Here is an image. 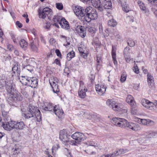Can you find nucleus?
Listing matches in <instances>:
<instances>
[{
	"label": "nucleus",
	"mask_w": 157,
	"mask_h": 157,
	"mask_svg": "<svg viewBox=\"0 0 157 157\" xmlns=\"http://www.w3.org/2000/svg\"><path fill=\"white\" fill-rule=\"evenodd\" d=\"M11 39L14 43H17L18 41V40L16 38L15 36L13 34H11L10 35Z\"/></svg>",
	"instance_id": "nucleus-56"
},
{
	"label": "nucleus",
	"mask_w": 157,
	"mask_h": 157,
	"mask_svg": "<svg viewBox=\"0 0 157 157\" xmlns=\"http://www.w3.org/2000/svg\"><path fill=\"white\" fill-rule=\"evenodd\" d=\"M126 20L127 21H128V23L130 24L134 21V17L132 16H128L126 17Z\"/></svg>",
	"instance_id": "nucleus-50"
},
{
	"label": "nucleus",
	"mask_w": 157,
	"mask_h": 157,
	"mask_svg": "<svg viewBox=\"0 0 157 157\" xmlns=\"http://www.w3.org/2000/svg\"><path fill=\"white\" fill-rule=\"evenodd\" d=\"M154 124V122L153 121L149 119H147V125L149 124L150 125H152Z\"/></svg>",
	"instance_id": "nucleus-64"
},
{
	"label": "nucleus",
	"mask_w": 157,
	"mask_h": 157,
	"mask_svg": "<svg viewBox=\"0 0 157 157\" xmlns=\"http://www.w3.org/2000/svg\"><path fill=\"white\" fill-rule=\"evenodd\" d=\"M151 10L155 15L157 14V9L154 7H152L151 8Z\"/></svg>",
	"instance_id": "nucleus-63"
},
{
	"label": "nucleus",
	"mask_w": 157,
	"mask_h": 157,
	"mask_svg": "<svg viewBox=\"0 0 157 157\" xmlns=\"http://www.w3.org/2000/svg\"><path fill=\"white\" fill-rule=\"evenodd\" d=\"M78 50L81 56L84 58L86 59L87 57L88 53L86 51V48L83 45H79L78 47Z\"/></svg>",
	"instance_id": "nucleus-18"
},
{
	"label": "nucleus",
	"mask_w": 157,
	"mask_h": 157,
	"mask_svg": "<svg viewBox=\"0 0 157 157\" xmlns=\"http://www.w3.org/2000/svg\"><path fill=\"white\" fill-rule=\"evenodd\" d=\"M56 7L59 10H62L63 8V6L61 3H57L56 4Z\"/></svg>",
	"instance_id": "nucleus-57"
},
{
	"label": "nucleus",
	"mask_w": 157,
	"mask_h": 157,
	"mask_svg": "<svg viewBox=\"0 0 157 157\" xmlns=\"http://www.w3.org/2000/svg\"><path fill=\"white\" fill-rule=\"evenodd\" d=\"M74 12L76 15L78 17H83V20L84 21V17L86 16L85 9L79 6H77L75 7Z\"/></svg>",
	"instance_id": "nucleus-6"
},
{
	"label": "nucleus",
	"mask_w": 157,
	"mask_h": 157,
	"mask_svg": "<svg viewBox=\"0 0 157 157\" xmlns=\"http://www.w3.org/2000/svg\"><path fill=\"white\" fill-rule=\"evenodd\" d=\"M80 88L79 89H82L86 88L84 86V83L83 81H81L79 82Z\"/></svg>",
	"instance_id": "nucleus-60"
},
{
	"label": "nucleus",
	"mask_w": 157,
	"mask_h": 157,
	"mask_svg": "<svg viewBox=\"0 0 157 157\" xmlns=\"http://www.w3.org/2000/svg\"><path fill=\"white\" fill-rule=\"evenodd\" d=\"M44 9L47 16L48 17L49 19H50L52 17L51 16L53 15L52 10L48 7H45L44 8Z\"/></svg>",
	"instance_id": "nucleus-34"
},
{
	"label": "nucleus",
	"mask_w": 157,
	"mask_h": 157,
	"mask_svg": "<svg viewBox=\"0 0 157 157\" xmlns=\"http://www.w3.org/2000/svg\"><path fill=\"white\" fill-rule=\"evenodd\" d=\"M96 90L100 95H102L105 92L106 87L103 85H96L95 86Z\"/></svg>",
	"instance_id": "nucleus-13"
},
{
	"label": "nucleus",
	"mask_w": 157,
	"mask_h": 157,
	"mask_svg": "<svg viewBox=\"0 0 157 157\" xmlns=\"http://www.w3.org/2000/svg\"><path fill=\"white\" fill-rule=\"evenodd\" d=\"M29 46L33 51L37 52L39 47L38 42L37 40L32 41L29 44Z\"/></svg>",
	"instance_id": "nucleus-20"
},
{
	"label": "nucleus",
	"mask_w": 157,
	"mask_h": 157,
	"mask_svg": "<svg viewBox=\"0 0 157 157\" xmlns=\"http://www.w3.org/2000/svg\"><path fill=\"white\" fill-rule=\"evenodd\" d=\"M130 49L129 47H126L124 49V56L126 62L127 63H129L131 59H130V56L128 55L129 51Z\"/></svg>",
	"instance_id": "nucleus-26"
},
{
	"label": "nucleus",
	"mask_w": 157,
	"mask_h": 157,
	"mask_svg": "<svg viewBox=\"0 0 157 157\" xmlns=\"http://www.w3.org/2000/svg\"><path fill=\"white\" fill-rule=\"evenodd\" d=\"M2 59L3 61L10 60L11 59V56L7 54H3L2 56Z\"/></svg>",
	"instance_id": "nucleus-42"
},
{
	"label": "nucleus",
	"mask_w": 157,
	"mask_h": 157,
	"mask_svg": "<svg viewBox=\"0 0 157 157\" xmlns=\"http://www.w3.org/2000/svg\"><path fill=\"white\" fill-rule=\"evenodd\" d=\"M104 7L105 9H110L112 7V3L110 0H103Z\"/></svg>",
	"instance_id": "nucleus-33"
},
{
	"label": "nucleus",
	"mask_w": 157,
	"mask_h": 157,
	"mask_svg": "<svg viewBox=\"0 0 157 157\" xmlns=\"http://www.w3.org/2000/svg\"><path fill=\"white\" fill-rule=\"evenodd\" d=\"M86 16L84 17V21L88 22H90L91 20H94L97 19L98 13L95 9L89 6L85 9Z\"/></svg>",
	"instance_id": "nucleus-2"
},
{
	"label": "nucleus",
	"mask_w": 157,
	"mask_h": 157,
	"mask_svg": "<svg viewBox=\"0 0 157 157\" xmlns=\"http://www.w3.org/2000/svg\"><path fill=\"white\" fill-rule=\"evenodd\" d=\"M111 122L117 126L123 128L124 124L126 123V120L124 118L114 117L112 119Z\"/></svg>",
	"instance_id": "nucleus-7"
},
{
	"label": "nucleus",
	"mask_w": 157,
	"mask_h": 157,
	"mask_svg": "<svg viewBox=\"0 0 157 157\" xmlns=\"http://www.w3.org/2000/svg\"><path fill=\"white\" fill-rule=\"evenodd\" d=\"M121 5L123 10L126 13H128L131 10V9L129 8L128 5L126 4V2H122Z\"/></svg>",
	"instance_id": "nucleus-36"
},
{
	"label": "nucleus",
	"mask_w": 157,
	"mask_h": 157,
	"mask_svg": "<svg viewBox=\"0 0 157 157\" xmlns=\"http://www.w3.org/2000/svg\"><path fill=\"white\" fill-rule=\"evenodd\" d=\"M6 89L7 93L10 94L13 91L16 90L15 89V85L13 82L10 81L9 82H7Z\"/></svg>",
	"instance_id": "nucleus-12"
},
{
	"label": "nucleus",
	"mask_w": 157,
	"mask_h": 157,
	"mask_svg": "<svg viewBox=\"0 0 157 157\" xmlns=\"http://www.w3.org/2000/svg\"><path fill=\"white\" fill-rule=\"evenodd\" d=\"M7 82L4 80H0V88L3 87L5 85L6 86Z\"/></svg>",
	"instance_id": "nucleus-54"
},
{
	"label": "nucleus",
	"mask_w": 157,
	"mask_h": 157,
	"mask_svg": "<svg viewBox=\"0 0 157 157\" xmlns=\"http://www.w3.org/2000/svg\"><path fill=\"white\" fill-rule=\"evenodd\" d=\"M96 29L92 27H89L88 28V31L92 35V36H94V34L96 32Z\"/></svg>",
	"instance_id": "nucleus-47"
},
{
	"label": "nucleus",
	"mask_w": 157,
	"mask_h": 157,
	"mask_svg": "<svg viewBox=\"0 0 157 157\" xmlns=\"http://www.w3.org/2000/svg\"><path fill=\"white\" fill-rule=\"evenodd\" d=\"M131 113L133 114H136L137 112V108L136 106V103L135 105H131Z\"/></svg>",
	"instance_id": "nucleus-45"
},
{
	"label": "nucleus",
	"mask_w": 157,
	"mask_h": 157,
	"mask_svg": "<svg viewBox=\"0 0 157 157\" xmlns=\"http://www.w3.org/2000/svg\"><path fill=\"white\" fill-rule=\"evenodd\" d=\"M12 71L15 74L16 73L17 75H20V66L18 63H15L12 67Z\"/></svg>",
	"instance_id": "nucleus-25"
},
{
	"label": "nucleus",
	"mask_w": 157,
	"mask_h": 157,
	"mask_svg": "<svg viewBox=\"0 0 157 157\" xmlns=\"http://www.w3.org/2000/svg\"><path fill=\"white\" fill-rule=\"evenodd\" d=\"M139 123L144 125H147V119H138Z\"/></svg>",
	"instance_id": "nucleus-44"
},
{
	"label": "nucleus",
	"mask_w": 157,
	"mask_h": 157,
	"mask_svg": "<svg viewBox=\"0 0 157 157\" xmlns=\"http://www.w3.org/2000/svg\"><path fill=\"white\" fill-rule=\"evenodd\" d=\"M133 70L136 73H138L139 70L138 68V67L137 66V65L136 64H135L134 65Z\"/></svg>",
	"instance_id": "nucleus-58"
},
{
	"label": "nucleus",
	"mask_w": 157,
	"mask_h": 157,
	"mask_svg": "<svg viewBox=\"0 0 157 157\" xmlns=\"http://www.w3.org/2000/svg\"><path fill=\"white\" fill-rule=\"evenodd\" d=\"M7 49L8 50L12 51L13 50V47L12 45L8 44H7Z\"/></svg>",
	"instance_id": "nucleus-59"
},
{
	"label": "nucleus",
	"mask_w": 157,
	"mask_h": 157,
	"mask_svg": "<svg viewBox=\"0 0 157 157\" xmlns=\"http://www.w3.org/2000/svg\"><path fill=\"white\" fill-rule=\"evenodd\" d=\"M96 61V65L97 67H98V66H100L101 62V57L100 56L98 55L97 56Z\"/></svg>",
	"instance_id": "nucleus-49"
},
{
	"label": "nucleus",
	"mask_w": 157,
	"mask_h": 157,
	"mask_svg": "<svg viewBox=\"0 0 157 157\" xmlns=\"http://www.w3.org/2000/svg\"><path fill=\"white\" fill-rule=\"evenodd\" d=\"M108 24L110 26L114 27L117 25V23L115 20H114L113 19H112L109 21Z\"/></svg>",
	"instance_id": "nucleus-41"
},
{
	"label": "nucleus",
	"mask_w": 157,
	"mask_h": 157,
	"mask_svg": "<svg viewBox=\"0 0 157 157\" xmlns=\"http://www.w3.org/2000/svg\"><path fill=\"white\" fill-rule=\"evenodd\" d=\"M84 144L89 146L94 147H98V144L92 140H88L84 143Z\"/></svg>",
	"instance_id": "nucleus-38"
},
{
	"label": "nucleus",
	"mask_w": 157,
	"mask_h": 157,
	"mask_svg": "<svg viewBox=\"0 0 157 157\" xmlns=\"http://www.w3.org/2000/svg\"><path fill=\"white\" fill-rule=\"evenodd\" d=\"M147 81L149 86L152 87L154 84V80L153 77L150 74L147 75Z\"/></svg>",
	"instance_id": "nucleus-30"
},
{
	"label": "nucleus",
	"mask_w": 157,
	"mask_h": 157,
	"mask_svg": "<svg viewBox=\"0 0 157 157\" xmlns=\"http://www.w3.org/2000/svg\"><path fill=\"white\" fill-rule=\"evenodd\" d=\"M2 115L4 117V119L6 120L7 119V118H8V110H3L2 111Z\"/></svg>",
	"instance_id": "nucleus-48"
},
{
	"label": "nucleus",
	"mask_w": 157,
	"mask_h": 157,
	"mask_svg": "<svg viewBox=\"0 0 157 157\" xmlns=\"http://www.w3.org/2000/svg\"><path fill=\"white\" fill-rule=\"evenodd\" d=\"M99 29L100 33L103 34V27L101 24H100L99 26Z\"/></svg>",
	"instance_id": "nucleus-61"
},
{
	"label": "nucleus",
	"mask_w": 157,
	"mask_h": 157,
	"mask_svg": "<svg viewBox=\"0 0 157 157\" xmlns=\"http://www.w3.org/2000/svg\"><path fill=\"white\" fill-rule=\"evenodd\" d=\"M53 112L59 118L62 119L63 118L64 115L63 111L59 105H55Z\"/></svg>",
	"instance_id": "nucleus-10"
},
{
	"label": "nucleus",
	"mask_w": 157,
	"mask_h": 157,
	"mask_svg": "<svg viewBox=\"0 0 157 157\" xmlns=\"http://www.w3.org/2000/svg\"><path fill=\"white\" fill-rule=\"evenodd\" d=\"M50 84L52 88L53 92L56 94L58 93L59 90L57 83L55 82H50Z\"/></svg>",
	"instance_id": "nucleus-31"
},
{
	"label": "nucleus",
	"mask_w": 157,
	"mask_h": 157,
	"mask_svg": "<svg viewBox=\"0 0 157 157\" xmlns=\"http://www.w3.org/2000/svg\"><path fill=\"white\" fill-rule=\"evenodd\" d=\"M72 138L75 140H70V142L72 145L78 146L85 139L84 135L82 133L76 132L71 136Z\"/></svg>",
	"instance_id": "nucleus-3"
},
{
	"label": "nucleus",
	"mask_w": 157,
	"mask_h": 157,
	"mask_svg": "<svg viewBox=\"0 0 157 157\" xmlns=\"http://www.w3.org/2000/svg\"><path fill=\"white\" fill-rule=\"evenodd\" d=\"M106 104L110 107L114 111H122L123 110V105L120 104L116 103L113 99H108L106 101ZM126 112V110H124Z\"/></svg>",
	"instance_id": "nucleus-4"
},
{
	"label": "nucleus",
	"mask_w": 157,
	"mask_h": 157,
	"mask_svg": "<svg viewBox=\"0 0 157 157\" xmlns=\"http://www.w3.org/2000/svg\"><path fill=\"white\" fill-rule=\"evenodd\" d=\"M38 13L40 18L44 19L47 16L46 13L45 12V11H44V8L42 10H38Z\"/></svg>",
	"instance_id": "nucleus-39"
},
{
	"label": "nucleus",
	"mask_w": 157,
	"mask_h": 157,
	"mask_svg": "<svg viewBox=\"0 0 157 157\" xmlns=\"http://www.w3.org/2000/svg\"><path fill=\"white\" fill-rule=\"evenodd\" d=\"M141 102L143 106L150 110H152L155 109L156 105H155L153 102L150 101L148 100L142 99Z\"/></svg>",
	"instance_id": "nucleus-9"
},
{
	"label": "nucleus",
	"mask_w": 157,
	"mask_h": 157,
	"mask_svg": "<svg viewBox=\"0 0 157 157\" xmlns=\"http://www.w3.org/2000/svg\"><path fill=\"white\" fill-rule=\"evenodd\" d=\"M126 101L130 105H135L136 103L133 100V97L131 95H128L127 96Z\"/></svg>",
	"instance_id": "nucleus-35"
},
{
	"label": "nucleus",
	"mask_w": 157,
	"mask_h": 157,
	"mask_svg": "<svg viewBox=\"0 0 157 157\" xmlns=\"http://www.w3.org/2000/svg\"><path fill=\"white\" fill-rule=\"evenodd\" d=\"M21 110L22 116L25 118L34 117L36 118L37 122H40L41 120L40 112L37 107L29 105L27 110L24 108Z\"/></svg>",
	"instance_id": "nucleus-1"
},
{
	"label": "nucleus",
	"mask_w": 157,
	"mask_h": 157,
	"mask_svg": "<svg viewBox=\"0 0 157 157\" xmlns=\"http://www.w3.org/2000/svg\"><path fill=\"white\" fill-rule=\"evenodd\" d=\"M65 129H63L60 131L59 132V138L63 142H69L70 141L68 138V136L71 134Z\"/></svg>",
	"instance_id": "nucleus-5"
},
{
	"label": "nucleus",
	"mask_w": 157,
	"mask_h": 157,
	"mask_svg": "<svg viewBox=\"0 0 157 157\" xmlns=\"http://www.w3.org/2000/svg\"><path fill=\"white\" fill-rule=\"evenodd\" d=\"M76 31L79 34L82 38L84 37L86 35V32L85 28L82 26H78L75 29Z\"/></svg>",
	"instance_id": "nucleus-14"
},
{
	"label": "nucleus",
	"mask_w": 157,
	"mask_h": 157,
	"mask_svg": "<svg viewBox=\"0 0 157 157\" xmlns=\"http://www.w3.org/2000/svg\"><path fill=\"white\" fill-rule=\"evenodd\" d=\"M21 147L18 144L15 145L12 149V153L13 157H16L20 153Z\"/></svg>",
	"instance_id": "nucleus-21"
},
{
	"label": "nucleus",
	"mask_w": 157,
	"mask_h": 157,
	"mask_svg": "<svg viewBox=\"0 0 157 157\" xmlns=\"http://www.w3.org/2000/svg\"><path fill=\"white\" fill-rule=\"evenodd\" d=\"M59 24L61 26V27L65 29H69L70 27L68 22L64 18H63Z\"/></svg>",
	"instance_id": "nucleus-27"
},
{
	"label": "nucleus",
	"mask_w": 157,
	"mask_h": 157,
	"mask_svg": "<svg viewBox=\"0 0 157 157\" xmlns=\"http://www.w3.org/2000/svg\"><path fill=\"white\" fill-rule=\"evenodd\" d=\"M55 106L52 103H47L44 106H43V109L45 110L52 111L54 110L55 109Z\"/></svg>",
	"instance_id": "nucleus-28"
},
{
	"label": "nucleus",
	"mask_w": 157,
	"mask_h": 157,
	"mask_svg": "<svg viewBox=\"0 0 157 157\" xmlns=\"http://www.w3.org/2000/svg\"><path fill=\"white\" fill-rule=\"evenodd\" d=\"M147 1L151 4L157 7V0H147Z\"/></svg>",
	"instance_id": "nucleus-55"
},
{
	"label": "nucleus",
	"mask_w": 157,
	"mask_h": 157,
	"mask_svg": "<svg viewBox=\"0 0 157 157\" xmlns=\"http://www.w3.org/2000/svg\"><path fill=\"white\" fill-rule=\"evenodd\" d=\"M137 3L140 9L143 11H144L145 12H146V11H145L146 10V7L144 4L140 1H138Z\"/></svg>",
	"instance_id": "nucleus-43"
},
{
	"label": "nucleus",
	"mask_w": 157,
	"mask_h": 157,
	"mask_svg": "<svg viewBox=\"0 0 157 157\" xmlns=\"http://www.w3.org/2000/svg\"><path fill=\"white\" fill-rule=\"evenodd\" d=\"M91 3L93 6L98 8L100 11L103 10V8L100 0H91Z\"/></svg>",
	"instance_id": "nucleus-17"
},
{
	"label": "nucleus",
	"mask_w": 157,
	"mask_h": 157,
	"mask_svg": "<svg viewBox=\"0 0 157 157\" xmlns=\"http://www.w3.org/2000/svg\"><path fill=\"white\" fill-rule=\"evenodd\" d=\"M128 45L131 47L134 46L135 45L134 41L131 39H129L128 41Z\"/></svg>",
	"instance_id": "nucleus-52"
},
{
	"label": "nucleus",
	"mask_w": 157,
	"mask_h": 157,
	"mask_svg": "<svg viewBox=\"0 0 157 157\" xmlns=\"http://www.w3.org/2000/svg\"><path fill=\"white\" fill-rule=\"evenodd\" d=\"M60 148V147L59 144H56L54 145L52 148V152L53 155L55 154V151H56L58 149V148Z\"/></svg>",
	"instance_id": "nucleus-46"
},
{
	"label": "nucleus",
	"mask_w": 157,
	"mask_h": 157,
	"mask_svg": "<svg viewBox=\"0 0 157 157\" xmlns=\"http://www.w3.org/2000/svg\"><path fill=\"white\" fill-rule=\"evenodd\" d=\"M75 56V53L73 51H72L67 54V59L68 61L70 60Z\"/></svg>",
	"instance_id": "nucleus-40"
},
{
	"label": "nucleus",
	"mask_w": 157,
	"mask_h": 157,
	"mask_svg": "<svg viewBox=\"0 0 157 157\" xmlns=\"http://www.w3.org/2000/svg\"><path fill=\"white\" fill-rule=\"evenodd\" d=\"M28 82L27 86H30L32 88H35L37 85L38 81L35 77H30V79H29Z\"/></svg>",
	"instance_id": "nucleus-16"
},
{
	"label": "nucleus",
	"mask_w": 157,
	"mask_h": 157,
	"mask_svg": "<svg viewBox=\"0 0 157 157\" xmlns=\"http://www.w3.org/2000/svg\"><path fill=\"white\" fill-rule=\"evenodd\" d=\"M14 129L17 130H21L25 127V125L23 121L16 122L14 121Z\"/></svg>",
	"instance_id": "nucleus-23"
},
{
	"label": "nucleus",
	"mask_w": 157,
	"mask_h": 157,
	"mask_svg": "<svg viewBox=\"0 0 157 157\" xmlns=\"http://www.w3.org/2000/svg\"><path fill=\"white\" fill-rule=\"evenodd\" d=\"M11 98L14 101L22 100L23 99L22 96L17 90L10 94V95Z\"/></svg>",
	"instance_id": "nucleus-11"
},
{
	"label": "nucleus",
	"mask_w": 157,
	"mask_h": 157,
	"mask_svg": "<svg viewBox=\"0 0 157 157\" xmlns=\"http://www.w3.org/2000/svg\"><path fill=\"white\" fill-rule=\"evenodd\" d=\"M59 81V80L58 78L56 77H54L53 79H51L50 81H49V82H55V83H57Z\"/></svg>",
	"instance_id": "nucleus-62"
},
{
	"label": "nucleus",
	"mask_w": 157,
	"mask_h": 157,
	"mask_svg": "<svg viewBox=\"0 0 157 157\" xmlns=\"http://www.w3.org/2000/svg\"><path fill=\"white\" fill-rule=\"evenodd\" d=\"M127 75L126 74H123L121 77L120 81L121 82H124L126 80Z\"/></svg>",
	"instance_id": "nucleus-53"
},
{
	"label": "nucleus",
	"mask_w": 157,
	"mask_h": 157,
	"mask_svg": "<svg viewBox=\"0 0 157 157\" xmlns=\"http://www.w3.org/2000/svg\"><path fill=\"white\" fill-rule=\"evenodd\" d=\"M62 18L58 15H55L52 19L53 22L54 23L53 25L57 28H59V27L58 24H59V23L62 20Z\"/></svg>",
	"instance_id": "nucleus-22"
},
{
	"label": "nucleus",
	"mask_w": 157,
	"mask_h": 157,
	"mask_svg": "<svg viewBox=\"0 0 157 157\" xmlns=\"http://www.w3.org/2000/svg\"><path fill=\"white\" fill-rule=\"evenodd\" d=\"M14 121H11L9 122H5L2 124V127L5 129L10 131L14 129Z\"/></svg>",
	"instance_id": "nucleus-15"
},
{
	"label": "nucleus",
	"mask_w": 157,
	"mask_h": 157,
	"mask_svg": "<svg viewBox=\"0 0 157 157\" xmlns=\"http://www.w3.org/2000/svg\"><path fill=\"white\" fill-rule=\"evenodd\" d=\"M87 90L86 88L82 89H79L78 92V94L79 97L82 98H84L86 96V92H87Z\"/></svg>",
	"instance_id": "nucleus-32"
},
{
	"label": "nucleus",
	"mask_w": 157,
	"mask_h": 157,
	"mask_svg": "<svg viewBox=\"0 0 157 157\" xmlns=\"http://www.w3.org/2000/svg\"><path fill=\"white\" fill-rule=\"evenodd\" d=\"M19 44L21 47L24 50H25L28 45V43L23 39L20 41Z\"/></svg>",
	"instance_id": "nucleus-37"
},
{
	"label": "nucleus",
	"mask_w": 157,
	"mask_h": 157,
	"mask_svg": "<svg viewBox=\"0 0 157 157\" xmlns=\"http://www.w3.org/2000/svg\"><path fill=\"white\" fill-rule=\"evenodd\" d=\"M126 127L134 131L140 130L141 129L139 124H136L132 122H128L127 120L126 123L124 124L123 128H125Z\"/></svg>",
	"instance_id": "nucleus-8"
},
{
	"label": "nucleus",
	"mask_w": 157,
	"mask_h": 157,
	"mask_svg": "<svg viewBox=\"0 0 157 157\" xmlns=\"http://www.w3.org/2000/svg\"><path fill=\"white\" fill-rule=\"evenodd\" d=\"M128 151V150L127 149H118L113 153L110 154V157H114L118 155H119L122 154H123L127 152Z\"/></svg>",
	"instance_id": "nucleus-19"
},
{
	"label": "nucleus",
	"mask_w": 157,
	"mask_h": 157,
	"mask_svg": "<svg viewBox=\"0 0 157 157\" xmlns=\"http://www.w3.org/2000/svg\"><path fill=\"white\" fill-rule=\"evenodd\" d=\"M116 48L114 46H112V56L113 63L115 66L117 65V62L116 60Z\"/></svg>",
	"instance_id": "nucleus-24"
},
{
	"label": "nucleus",
	"mask_w": 157,
	"mask_h": 157,
	"mask_svg": "<svg viewBox=\"0 0 157 157\" xmlns=\"http://www.w3.org/2000/svg\"><path fill=\"white\" fill-rule=\"evenodd\" d=\"M29 79H30V77L22 76L19 77V79L22 84L27 86Z\"/></svg>",
	"instance_id": "nucleus-29"
},
{
	"label": "nucleus",
	"mask_w": 157,
	"mask_h": 157,
	"mask_svg": "<svg viewBox=\"0 0 157 157\" xmlns=\"http://www.w3.org/2000/svg\"><path fill=\"white\" fill-rule=\"evenodd\" d=\"M64 151L65 152V154L67 156V157H70L71 156V151L68 149L65 148L64 149Z\"/></svg>",
	"instance_id": "nucleus-51"
}]
</instances>
